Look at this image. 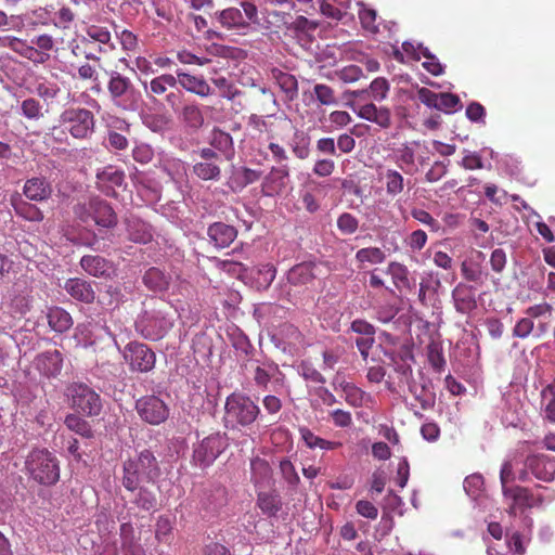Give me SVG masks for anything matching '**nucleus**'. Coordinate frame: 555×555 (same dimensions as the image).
<instances>
[{
	"mask_svg": "<svg viewBox=\"0 0 555 555\" xmlns=\"http://www.w3.org/2000/svg\"><path fill=\"white\" fill-rule=\"evenodd\" d=\"M122 470V486L131 492L138 489L141 481L154 482L160 475L158 461L147 449L125 461Z\"/></svg>",
	"mask_w": 555,
	"mask_h": 555,
	"instance_id": "1",
	"label": "nucleus"
},
{
	"mask_svg": "<svg viewBox=\"0 0 555 555\" xmlns=\"http://www.w3.org/2000/svg\"><path fill=\"white\" fill-rule=\"evenodd\" d=\"M260 417L259 405L248 395L234 391L227 397L223 417L227 426L249 428Z\"/></svg>",
	"mask_w": 555,
	"mask_h": 555,
	"instance_id": "2",
	"label": "nucleus"
},
{
	"mask_svg": "<svg viewBox=\"0 0 555 555\" xmlns=\"http://www.w3.org/2000/svg\"><path fill=\"white\" fill-rule=\"evenodd\" d=\"M107 92L112 103L120 111H137L141 102V93L130 78L119 72L108 73Z\"/></svg>",
	"mask_w": 555,
	"mask_h": 555,
	"instance_id": "3",
	"label": "nucleus"
},
{
	"mask_svg": "<svg viewBox=\"0 0 555 555\" xmlns=\"http://www.w3.org/2000/svg\"><path fill=\"white\" fill-rule=\"evenodd\" d=\"M26 469L40 485L51 486L60 479V465L56 456L47 449H34L27 456Z\"/></svg>",
	"mask_w": 555,
	"mask_h": 555,
	"instance_id": "4",
	"label": "nucleus"
},
{
	"mask_svg": "<svg viewBox=\"0 0 555 555\" xmlns=\"http://www.w3.org/2000/svg\"><path fill=\"white\" fill-rule=\"evenodd\" d=\"M240 4L243 12L238 8L233 7L216 12L215 17L222 28L245 33L250 27V23L257 22V7L248 1H243Z\"/></svg>",
	"mask_w": 555,
	"mask_h": 555,
	"instance_id": "5",
	"label": "nucleus"
},
{
	"mask_svg": "<svg viewBox=\"0 0 555 555\" xmlns=\"http://www.w3.org/2000/svg\"><path fill=\"white\" fill-rule=\"evenodd\" d=\"M61 127L75 139H87L95 126L94 115L91 111L81 107H69L60 115Z\"/></svg>",
	"mask_w": 555,
	"mask_h": 555,
	"instance_id": "6",
	"label": "nucleus"
},
{
	"mask_svg": "<svg viewBox=\"0 0 555 555\" xmlns=\"http://www.w3.org/2000/svg\"><path fill=\"white\" fill-rule=\"evenodd\" d=\"M70 406L87 416H98L102 411L100 395L83 383H73L66 389Z\"/></svg>",
	"mask_w": 555,
	"mask_h": 555,
	"instance_id": "7",
	"label": "nucleus"
},
{
	"mask_svg": "<svg viewBox=\"0 0 555 555\" xmlns=\"http://www.w3.org/2000/svg\"><path fill=\"white\" fill-rule=\"evenodd\" d=\"M228 446L227 434H210L194 446L193 464L201 468L209 467Z\"/></svg>",
	"mask_w": 555,
	"mask_h": 555,
	"instance_id": "8",
	"label": "nucleus"
},
{
	"mask_svg": "<svg viewBox=\"0 0 555 555\" xmlns=\"http://www.w3.org/2000/svg\"><path fill=\"white\" fill-rule=\"evenodd\" d=\"M172 323L159 311H145L135 322V328L151 340L162 339L171 328Z\"/></svg>",
	"mask_w": 555,
	"mask_h": 555,
	"instance_id": "9",
	"label": "nucleus"
},
{
	"mask_svg": "<svg viewBox=\"0 0 555 555\" xmlns=\"http://www.w3.org/2000/svg\"><path fill=\"white\" fill-rule=\"evenodd\" d=\"M31 288L26 282H16L8 294V301L5 302L7 312L12 318H23L31 308L33 296Z\"/></svg>",
	"mask_w": 555,
	"mask_h": 555,
	"instance_id": "10",
	"label": "nucleus"
},
{
	"mask_svg": "<svg viewBox=\"0 0 555 555\" xmlns=\"http://www.w3.org/2000/svg\"><path fill=\"white\" fill-rule=\"evenodd\" d=\"M135 410L139 416L151 425H159L169 416L167 404L156 396H144L138 399Z\"/></svg>",
	"mask_w": 555,
	"mask_h": 555,
	"instance_id": "11",
	"label": "nucleus"
},
{
	"mask_svg": "<svg viewBox=\"0 0 555 555\" xmlns=\"http://www.w3.org/2000/svg\"><path fill=\"white\" fill-rule=\"evenodd\" d=\"M124 356L132 371L146 373L155 366V352L145 344L137 341L128 344Z\"/></svg>",
	"mask_w": 555,
	"mask_h": 555,
	"instance_id": "12",
	"label": "nucleus"
},
{
	"mask_svg": "<svg viewBox=\"0 0 555 555\" xmlns=\"http://www.w3.org/2000/svg\"><path fill=\"white\" fill-rule=\"evenodd\" d=\"M504 498L511 500L508 513L515 515L518 509L524 511L535 507L543 502L539 494H534L531 489L522 486H513L504 488Z\"/></svg>",
	"mask_w": 555,
	"mask_h": 555,
	"instance_id": "13",
	"label": "nucleus"
},
{
	"mask_svg": "<svg viewBox=\"0 0 555 555\" xmlns=\"http://www.w3.org/2000/svg\"><path fill=\"white\" fill-rule=\"evenodd\" d=\"M289 166L287 164L274 166L263 178L261 191L266 196H274L283 192L289 177Z\"/></svg>",
	"mask_w": 555,
	"mask_h": 555,
	"instance_id": "14",
	"label": "nucleus"
},
{
	"mask_svg": "<svg viewBox=\"0 0 555 555\" xmlns=\"http://www.w3.org/2000/svg\"><path fill=\"white\" fill-rule=\"evenodd\" d=\"M35 366L43 376L56 377L63 367V356L56 349L47 350L36 357Z\"/></svg>",
	"mask_w": 555,
	"mask_h": 555,
	"instance_id": "15",
	"label": "nucleus"
},
{
	"mask_svg": "<svg viewBox=\"0 0 555 555\" xmlns=\"http://www.w3.org/2000/svg\"><path fill=\"white\" fill-rule=\"evenodd\" d=\"M89 210L91 211V220L102 228H112L117 223V217L111 205L101 198H91L89 201Z\"/></svg>",
	"mask_w": 555,
	"mask_h": 555,
	"instance_id": "16",
	"label": "nucleus"
},
{
	"mask_svg": "<svg viewBox=\"0 0 555 555\" xmlns=\"http://www.w3.org/2000/svg\"><path fill=\"white\" fill-rule=\"evenodd\" d=\"M525 467L539 480L551 482L555 477V468L546 455H529L526 459Z\"/></svg>",
	"mask_w": 555,
	"mask_h": 555,
	"instance_id": "17",
	"label": "nucleus"
},
{
	"mask_svg": "<svg viewBox=\"0 0 555 555\" xmlns=\"http://www.w3.org/2000/svg\"><path fill=\"white\" fill-rule=\"evenodd\" d=\"M52 192V185L44 177L27 179L23 186V194L33 202L47 201L51 197Z\"/></svg>",
	"mask_w": 555,
	"mask_h": 555,
	"instance_id": "18",
	"label": "nucleus"
},
{
	"mask_svg": "<svg viewBox=\"0 0 555 555\" xmlns=\"http://www.w3.org/2000/svg\"><path fill=\"white\" fill-rule=\"evenodd\" d=\"M452 299L457 312L467 314L477 307L475 291L472 286L459 283L452 291Z\"/></svg>",
	"mask_w": 555,
	"mask_h": 555,
	"instance_id": "19",
	"label": "nucleus"
},
{
	"mask_svg": "<svg viewBox=\"0 0 555 555\" xmlns=\"http://www.w3.org/2000/svg\"><path fill=\"white\" fill-rule=\"evenodd\" d=\"M2 46L10 48L21 56L35 63H43L48 60L44 53L39 52L35 47L28 44L25 40L17 37L3 38Z\"/></svg>",
	"mask_w": 555,
	"mask_h": 555,
	"instance_id": "20",
	"label": "nucleus"
},
{
	"mask_svg": "<svg viewBox=\"0 0 555 555\" xmlns=\"http://www.w3.org/2000/svg\"><path fill=\"white\" fill-rule=\"evenodd\" d=\"M64 289L76 300L85 304H92L95 299V292L90 282L73 278L64 284Z\"/></svg>",
	"mask_w": 555,
	"mask_h": 555,
	"instance_id": "21",
	"label": "nucleus"
},
{
	"mask_svg": "<svg viewBox=\"0 0 555 555\" xmlns=\"http://www.w3.org/2000/svg\"><path fill=\"white\" fill-rule=\"evenodd\" d=\"M209 240L218 248L230 246L237 236V230L223 222H215L207 230Z\"/></svg>",
	"mask_w": 555,
	"mask_h": 555,
	"instance_id": "22",
	"label": "nucleus"
},
{
	"mask_svg": "<svg viewBox=\"0 0 555 555\" xmlns=\"http://www.w3.org/2000/svg\"><path fill=\"white\" fill-rule=\"evenodd\" d=\"M177 83L186 91L206 98L211 94V88L203 77L193 76L184 72H177Z\"/></svg>",
	"mask_w": 555,
	"mask_h": 555,
	"instance_id": "23",
	"label": "nucleus"
},
{
	"mask_svg": "<svg viewBox=\"0 0 555 555\" xmlns=\"http://www.w3.org/2000/svg\"><path fill=\"white\" fill-rule=\"evenodd\" d=\"M357 114L360 118L375 122L382 128H389L391 125L390 111L386 107H377L373 103L360 106Z\"/></svg>",
	"mask_w": 555,
	"mask_h": 555,
	"instance_id": "24",
	"label": "nucleus"
},
{
	"mask_svg": "<svg viewBox=\"0 0 555 555\" xmlns=\"http://www.w3.org/2000/svg\"><path fill=\"white\" fill-rule=\"evenodd\" d=\"M441 287V281L437 273L425 272L420 282L418 301L422 306H428V301L435 298L438 289Z\"/></svg>",
	"mask_w": 555,
	"mask_h": 555,
	"instance_id": "25",
	"label": "nucleus"
},
{
	"mask_svg": "<svg viewBox=\"0 0 555 555\" xmlns=\"http://www.w3.org/2000/svg\"><path fill=\"white\" fill-rule=\"evenodd\" d=\"M81 268L95 278L108 276L112 266L108 260L99 255H86L80 260Z\"/></svg>",
	"mask_w": 555,
	"mask_h": 555,
	"instance_id": "26",
	"label": "nucleus"
},
{
	"mask_svg": "<svg viewBox=\"0 0 555 555\" xmlns=\"http://www.w3.org/2000/svg\"><path fill=\"white\" fill-rule=\"evenodd\" d=\"M386 272L391 276L397 289L412 291L415 287V284L410 280V271L405 264L391 261L388 263Z\"/></svg>",
	"mask_w": 555,
	"mask_h": 555,
	"instance_id": "27",
	"label": "nucleus"
},
{
	"mask_svg": "<svg viewBox=\"0 0 555 555\" xmlns=\"http://www.w3.org/2000/svg\"><path fill=\"white\" fill-rule=\"evenodd\" d=\"M48 324L56 333H65L73 326L70 314L61 307H51L47 313Z\"/></svg>",
	"mask_w": 555,
	"mask_h": 555,
	"instance_id": "28",
	"label": "nucleus"
},
{
	"mask_svg": "<svg viewBox=\"0 0 555 555\" xmlns=\"http://www.w3.org/2000/svg\"><path fill=\"white\" fill-rule=\"evenodd\" d=\"M256 505L260 508L263 515L268 517H275L282 509L283 503L275 491H270L258 492Z\"/></svg>",
	"mask_w": 555,
	"mask_h": 555,
	"instance_id": "29",
	"label": "nucleus"
},
{
	"mask_svg": "<svg viewBox=\"0 0 555 555\" xmlns=\"http://www.w3.org/2000/svg\"><path fill=\"white\" fill-rule=\"evenodd\" d=\"M112 36L107 27L101 25H89L86 27V36L80 37V42L85 47H90L93 41L99 43V52H102V44H108Z\"/></svg>",
	"mask_w": 555,
	"mask_h": 555,
	"instance_id": "30",
	"label": "nucleus"
},
{
	"mask_svg": "<svg viewBox=\"0 0 555 555\" xmlns=\"http://www.w3.org/2000/svg\"><path fill=\"white\" fill-rule=\"evenodd\" d=\"M300 438L305 442V444L309 449H321V450H336L343 446L340 441H330L325 440L317 435H314L308 427L301 426L299 427Z\"/></svg>",
	"mask_w": 555,
	"mask_h": 555,
	"instance_id": "31",
	"label": "nucleus"
},
{
	"mask_svg": "<svg viewBox=\"0 0 555 555\" xmlns=\"http://www.w3.org/2000/svg\"><path fill=\"white\" fill-rule=\"evenodd\" d=\"M272 76L281 90L285 93V98L288 101H293L298 95V81L292 74L282 72L280 69H273Z\"/></svg>",
	"mask_w": 555,
	"mask_h": 555,
	"instance_id": "32",
	"label": "nucleus"
},
{
	"mask_svg": "<svg viewBox=\"0 0 555 555\" xmlns=\"http://www.w3.org/2000/svg\"><path fill=\"white\" fill-rule=\"evenodd\" d=\"M314 268L315 266L310 262L296 264L289 270L287 280L294 285L311 283L315 279Z\"/></svg>",
	"mask_w": 555,
	"mask_h": 555,
	"instance_id": "33",
	"label": "nucleus"
},
{
	"mask_svg": "<svg viewBox=\"0 0 555 555\" xmlns=\"http://www.w3.org/2000/svg\"><path fill=\"white\" fill-rule=\"evenodd\" d=\"M395 371L405 378L408 382L412 377V365L414 356L409 349H402L398 353L390 357Z\"/></svg>",
	"mask_w": 555,
	"mask_h": 555,
	"instance_id": "34",
	"label": "nucleus"
},
{
	"mask_svg": "<svg viewBox=\"0 0 555 555\" xmlns=\"http://www.w3.org/2000/svg\"><path fill=\"white\" fill-rule=\"evenodd\" d=\"M169 280L160 269L154 267L150 268L143 276L145 286L153 292L166 291L169 287Z\"/></svg>",
	"mask_w": 555,
	"mask_h": 555,
	"instance_id": "35",
	"label": "nucleus"
},
{
	"mask_svg": "<svg viewBox=\"0 0 555 555\" xmlns=\"http://www.w3.org/2000/svg\"><path fill=\"white\" fill-rule=\"evenodd\" d=\"M180 117L188 127L193 129H198L204 124V114L199 105L194 102L183 105Z\"/></svg>",
	"mask_w": 555,
	"mask_h": 555,
	"instance_id": "36",
	"label": "nucleus"
},
{
	"mask_svg": "<svg viewBox=\"0 0 555 555\" xmlns=\"http://www.w3.org/2000/svg\"><path fill=\"white\" fill-rule=\"evenodd\" d=\"M292 153L300 160L307 159L310 155V138L304 131L295 130L289 142Z\"/></svg>",
	"mask_w": 555,
	"mask_h": 555,
	"instance_id": "37",
	"label": "nucleus"
},
{
	"mask_svg": "<svg viewBox=\"0 0 555 555\" xmlns=\"http://www.w3.org/2000/svg\"><path fill=\"white\" fill-rule=\"evenodd\" d=\"M129 238L135 243L146 244L152 241L151 227L141 220H132L128 223Z\"/></svg>",
	"mask_w": 555,
	"mask_h": 555,
	"instance_id": "38",
	"label": "nucleus"
},
{
	"mask_svg": "<svg viewBox=\"0 0 555 555\" xmlns=\"http://www.w3.org/2000/svg\"><path fill=\"white\" fill-rule=\"evenodd\" d=\"M14 210L17 216L25 220L39 222L43 220V212L34 204L18 199L13 203Z\"/></svg>",
	"mask_w": 555,
	"mask_h": 555,
	"instance_id": "39",
	"label": "nucleus"
},
{
	"mask_svg": "<svg viewBox=\"0 0 555 555\" xmlns=\"http://www.w3.org/2000/svg\"><path fill=\"white\" fill-rule=\"evenodd\" d=\"M210 145L222 152L227 158L233 155V140L232 137L222 130L214 129L210 139Z\"/></svg>",
	"mask_w": 555,
	"mask_h": 555,
	"instance_id": "40",
	"label": "nucleus"
},
{
	"mask_svg": "<svg viewBox=\"0 0 555 555\" xmlns=\"http://www.w3.org/2000/svg\"><path fill=\"white\" fill-rule=\"evenodd\" d=\"M194 175L205 181H218L221 177L219 163L198 162L193 166Z\"/></svg>",
	"mask_w": 555,
	"mask_h": 555,
	"instance_id": "41",
	"label": "nucleus"
},
{
	"mask_svg": "<svg viewBox=\"0 0 555 555\" xmlns=\"http://www.w3.org/2000/svg\"><path fill=\"white\" fill-rule=\"evenodd\" d=\"M65 426L83 438H92L93 430L90 424L77 414H68L64 420Z\"/></svg>",
	"mask_w": 555,
	"mask_h": 555,
	"instance_id": "42",
	"label": "nucleus"
},
{
	"mask_svg": "<svg viewBox=\"0 0 555 555\" xmlns=\"http://www.w3.org/2000/svg\"><path fill=\"white\" fill-rule=\"evenodd\" d=\"M345 400L353 408L362 406L371 397L354 384L347 383L343 386Z\"/></svg>",
	"mask_w": 555,
	"mask_h": 555,
	"instance_id": "43",
	"label": "nucleus"
},
{
	"mask_svg": "<svg viewBox=\"0 0 555 555\" xmlns=\"http://www.w3.org/2000/svg\"><path fill=\"white\" fill-rule=\"evenodd\" d=\"M99 326L98 323L88 321L79 323L76 327L75 338L83 347H90L95 344L94 330Z\"/></svg>",
	"mask_w": 555,
	"mask_h": 555,
	"instance_id": "44",
	"label": "nucleus"
},
{
	"mask_svg": "<svg viewBox=\"0 0 555 555\" xmlns=\"http://www.w3.org/2000/svg\"><path fill=\"white\" fill-rule=\"evenodd\" d=\"M261 177V170L251 169L248 167H241L234 172L233 181L240 189H243L251 183L259 181Z\"/></svg>",
	"mask_w": 555,
	"mask_h": 555,
	"instance_id": "45",
	"label": "nucleus"
},
{
	"mask_svg": "<svg viewBox=\"0 0 555 555\" xmlns=\"http://www.w3.org/2000/svg\"><path fill=\"white\" fill-rule=\"evenodd\" d=\"M358 15L360 23L365 30L372 34H377L379 31L377 12L374 9L361 3Z\"/></svg>",
	"mask_w": 555,
	"mask_h": 555,
	"instance_id": "46",
	"label": "nucleus"
},
{
	"mask_svg": "<svg viewBox=\"0 0 555 555\" xmlns=\"http://www.w3.org/2000/svg\"><path fill=\"white\" fill-rule=\"evenodd\" d=\"M386 259V254L378 247H365L356 253V260L360 263L379 264Z\"/></svg>",
	"mask_w": 555,
	"mask_h": 555,
	"instance_id": "47",
	"label": "nucleus"
},
{
	"mask_svg": "<svg viewBox=\"0 0 555 555\" xmlns=\"http://www.w3.org/2000/svg\"><path fill=\"white\" fill-rule=\"evenodd\" d=\"M385 184L387 194L390 196H397L403 192L404 178L403 176L393 169H388L385 172Z\"/></svg>",
	"mask_w": 555,
	"mask_h": 555,
	"instance_id": "48",
	"label": "nucleus"
},
{
	"mask_svg": "<svg viewBox=\"0 0 555 555\" xmlns=\"http://www.w3.org/2000/svg\"><path fill=\"white\" fill-rule=\"evenodd\" d=\"M461 101L456 94L443 92L437 94L436 109L450 114L460 108Z\"/></svg>",
	"mask_w": 555,
	"mask_h": 555,
	"instance_id": "49",
	"label": "nucleus"
},
{
	"mask_svg": "<svg viewBox=\"0 0 555 555\" xmlns=\"http://www.w3.org/2000/svg\"><path fill=\"white\" fill-rule=\"evenodd\" d=\"M40 102L34 98H28L21 103L22 115L28 120H39L44 114Z\"/></svg>",
	"mask_w": 555,
	"mask_h": 555,
	"instance_id": "50",
	"label": "nucleus"
},
{
	"mask_svg": "<svg viewBox=\"0 0 555 555\" xmlns=\"http://www.w3.org/2000/svg\"><path fill=\"white\" fill-rule=\"evenodd\" d=\"M100 182L109 183L112 186H120L125 180V173L121 170L107 166L96 173Z\"/></svg>",
	"mask_w": 555,
	"mask_h": 555,
	"instance_id": "51",
	"label": "nucleus"
},
{
	"mask_svg": "<svg viewBox=\"0 0 555 555\" xmlns=\"http://www.w3.org/2000/svg\"><path fill=\"white\" fill-rule=\"evenodd\" d=\"M177 85V79L171 74H164L158 77H155L150 82V88L152 93L156 95H163L167 89L173 88Z\"/></svg>",
	"mask_w": 555,
	"mask_h": 555,
	"instance_id": "52",
	"label": "nucleus"
},
{
	"mask_svg": "<svg viewBox=\"0 0 555 555\" xmlns=\"http://www.w3.org/2000/svg\"><path fill=\"white\" fill-rule=\"evenodd\" d=\"M138 493L133 503L143 511H151L156 507L157 499L147 488L138 487Z\"/></svg>",
	"mask_w": 555,
	"mask_h": 555,
	"instance_id": "53",
	"label": "nucleus"
},
{
	"mask_svg": "<svg viewBox=\"0 0 555 555\" xmlns=\"http://www.w3.org/2000/svg\"><path fill=\"white\" fill-rule=\"evenodd\" d=\"M337 228L343 234L351 235L359 228V220L349 212L341 214L337 219Z\"/></svg>",
	"mask_w": 555,
	"mask_h": 555,
	"instance_id": "54",
	"label": "nucleus"
},
{
	"mask_svg": "<svg viewBox=\"0 0 555 555\" xmlns=\"http://www.w3.org/2000/svg\"><path fill=\"white\" fill-rule=\"evenodd\" d=\"M411 216L418 222L427 225L431 232H438L440 230L439 221L424 209L414 208L411 210Z\"/></svg>",
	"mask_w": 555,
	"mask_h": 555,
	"instance_id": "55",
	"label": "nucleus"
},
{
	"mask_svg": "<svg viewBox=\"0 0 555 555\" xmlns=\"http://www.w3.org/2000/svg\"><path fill=\"white\" fill-rule=\"evenodd\" d=\"M317 100L322 105H333L336 103L334 90L324 83H317L313 88Z\"/></svg>",
	"mask_w": 555,
	"mask_h": 555,
	"instance_id": "56",
	"label": "nucleus"
},
{
	"mask_svg": "<svg viewBox=\"0 0 555 555\" xmlns=\"http://www.w3.org/2000/svg\"><path fill=\"white\" fill-rule=\"evenodd\" d=\"M338 79L346 83L358 81L363 76V70L358 65H348L335 72Z\"/></svg>",
	"mask_w": 555,
	"mask_h": 555,
	"instance_id": "57",
	"label": "nucleus"
},
{
	"mask_svg": "<svg viewBox=\"0 0 555 555\" xmlns=\"http://www.w3.org/2000/svg\"><path fill=\"white\" fill-rule=\"evenodd\" d=\"M217 267L234 278H241L246 271L243 263L233 260H217Z\"/></svg>",
	"mask_w": 555,
	"mask_h": 555,
	"instance_id": "58",
	"label": "nucleus"
},
{
	"mask_svg": "<svg viewBox=\"0 0 555 555\" xmlns=\"http://www.w3.org/2000/svg\"><path fill=\"white\" fill-rule=\"evenodd\" d=\"M280 468L283 475V478L292 486L298 485L300 478L295 469L293 463L288 460H283L280 463Z\"/></svg>",
	"mask_w": 555,
	"mask_h": 555,
	"instance_id": "59",
	"label": "nucleus"
},
{
	"mask_svg": "<svg viewBox=\"0 0 555 555\" xmlns=\"http://www.w3.org/2000/svg\"><path fill=\"white\" fill-rule=\"evenodd\" d=\"M212 83L219 89L220 96L232 100L235 96L234 86L228 78L220 76L211 79Z\"/></svg>",
	"mask_w": 555,
	"mask_h": 555,
	"instance_id": "60",
	"label": "nucleus"
},
{
	"mask_svg": "<svg viewBox=\"0 0 555 555\" xmlns=\"http://www.w3.org/2000/svg\"><path fill=\"white\" fill-rule=\"evenodd\" d=\"M428 361L433 369L437 372L442 371L446 365L442 351L435 345H430L428 348Z\"/></svg>",
	"mask_w": 555,
	"mask_h": 555,
	"instance_id": "61",
	"label": "nucleus"
},
{
	"mask_svg": "<svg viewBox=\"0 0 555 555\" xmlns=\"http://www.w3.org/2000/svg\"><path fill=\"white\" fill-rule=\"evenodd\" d=\"M370 91L375 100H383L389 91V85L384 78H376L370 85Z\"/></svg>",
	"mask_w": 555,
	"mask_h": 555,
	"instance_id": "62",
	"label": "nucleus"
},
{
	"mask_svg": "<svg viewBox=\"0 0 555 555\" xmlns=\"http://www.w3.org/2000/svg\"><path fill=\"white\" fill-rule=\"evenodd\" d=\"M461 273L466 281L476 283L481 281L482 272L476 264L464 261L461 264Z\"/></svg>",
	"mask_w": 555,
	"mask_h": 555,
	"instance_id": "63",
	"label": "nucleus"
},
{
	"mask_svg": "<svg viewBox=\"0 0 555 555\" xmlns=\"http://www.w3.org/2000/svg\"><path fill=\"white\" fill-rule=\"evenodd\" d=\"M356 509L359 515L369 519H376L378 515L377 507L370 501L360 500L356 504Z\"/></svg>",
	"mask_w": 555,
	"mask_h": 555,
	"instance_id": "64",
	"label": "nucleus"
}]
</instances>
